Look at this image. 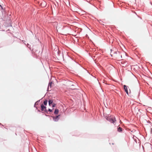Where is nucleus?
<instances>
[{"label":"nucleus","mask_w":152,"mask_h":152,"mask_svg":"<svg viewBox=\"0 0 152 152\" xmlns=\"http://www.w3.org/2000/svg\"><path fill=\"white\" fill-rule=\"evenodd\" d=\"M110 54L112 56H114L116 58H120V57L121 56L120 53L118 51L115 52L113 54V52L111 51Z\"/></svg>","instance_id":"nucleus-1"},{"label":"nucleus","mask_w":152,"mask_h":152,"mask_svg":"<svg viewBox=\"0 0 152 152\" xmlns=\"http://www.w3.org/2000/svg\"><path fill=\"white\" fill-rule=\"evenodd\" d=\"M41 110L44 112L46 111V107L43 104H41Z\"/></svg>","instance_id":"nucleus-2"},{"label":"nucleus","mask_w":152,"mask_h":152,"mask_svg":"<svg viewBox=\"0 0 152 152\" xmlns=\"http://www.w3.org/2000/svg\"><path fill=\"white\" fill-rule=\"evenodd\" d=\"M116 121L115 118V117H113L111 119V120L110 121L111 123H112L113 124L115 123Z\"/></svg>","instance_id":"nucleus-3"},{"label":"nucleus","mask_w":152,"mask_h":152,"mask_svg":"<svg viewBox=\"0 0 152 152\" xmlns=\"http://www.w3.org/2000/svg\"><path fill=\"white\" fill-rule=\"evenodd\" d=\"M60 115H58V116H56L55 117H53V120L55 121H58L59 119V116Z\"/></svg>","instance_id":"nucleus-4"},{"label":"nucleus","mask_w":152,"mask_h":152,"mask_svg":"<svg viewBox=\"0 0 152 152\" xmlns=\"http://www.w3.org/2000/svg\"><path fill=\"white\" fill-rule=\"evenodd\" d=\"M124 89L125 91H126V93L127 94H128V90H127V86H126V85H124Z\"/></svg>","instance_id":"nucleus-5"},{"label":"nucleus","mask_w":152,"mask_h":152,"mask_svg":"<svg viewBox=\"0 0 152 152\" xmlns=\"http://www.w3.org/2000/svg\"><path fill=\"white\" fill-rule=\"evenodd\" d=\"M53 101L52 100H49L48 101L49 104L50 106V104H52L53 103Z\"/></svg>","instance_id":"nucleus-6"},{"label":"nucleus","mask_w":152,"mask_h":152,"mask_svg":"<svg viewBox=\"0 0 152 152\" xmlns=\"http://www.w3.org/2000/svg\"><path fill=\"white\" fill-rule=\"evenodd\" d=\"M58 111H59L57 109H56L54 112V113L56 114H57L58 113Z\"/></svg>","instance_id":"nucleus-7"},{"label":"nucleus","mask_w":152,"mask_h":152,"mask_svg":"<svg viewBox=\"0 0 152 152\" xmlns=\"http://www.w3.org/2000/svg\"><path fill=\"white\" fill-rule=\"evenodd\" d=\"M52 83H53L52 82H50L48 84V87H50V88H51L52 86Z\"/></svg>","instance_id":"nucleus-8"},{"label":"nucleus","mask_w":152,"mask_h":152,"mask_svg":"<svg viewBox=\"0 0 152 152\" xmlns=\"http://www.w3.org/2000/svg\"><path fill=\"white\" fill-rule=\"evenodd\" d=\"M122 129L120 127H119L118 129V131L119 132H121L122 131Z\"/></svg>","instance_id":"nucleus-9"},{"label":"nucleus","mask_w":152,"mask_h":152,"mask_svg":"<svg viewBox=\"0 0 152 152\" xmlns=\"http://www.w3.org/2000/svg\"><path fill=\"white\" fill-rule=\"evenodd\" d=\"M48 101L47 100L45 101L44 102V104L45 105H46L47 104Z\"/></svg>","instance_id":"nucleus-10"},{"label":"nucleus","mask_w":152,"mask_h":152,"mask_svg":"<svg viewBox=\"0 0 152 152\" xmlns=\"http://www.w3.org/2000/svg\"><path fill=\"white\" fill-rule=\"evenodd\" d=\"M111 118H112L110 117H107L106 119L108 121H110L111 120Z\"/></svg>","instance_id":"nucleus-11"},{"label":"nucleus","mask_w":152,"mask_h":152,"mask_svg":"<svg viewBox=\"0 0 152 152\" xmlns=\"http://www.w3.org/2000/svg\"><path fill=\"white\" fill-rule=\"evenodd\" d=\"M55 105H56V104H54V103H53V105L52 106V107H54L55 106Z\"/></svg>","instance_id":"nucleus-12"},{"label":"nucleus","mask_w":152,"mask_h":152,"mask_svg":"<svg viewBox=\"0 0 152 152\" xmlns=\"http://www.w3.org/2000/svg\"><path fill=\"white\" fill-rule=\"evenodd\" d=\"M48 111L50 112H52V110L51 109H49L48 110Z\"/></svg>","instance_id":"nucleus-13"},{"label":"nucleus","mask_w":152,"mask_h":152,"mask_svg":"<svg viewBox=\"0 0 152 152\" xmlns=\"http://www.w3.org/2000/svg\"><path fill=\"white\" fill-rule=\"evenodd\" d=\"M151 134H152V129H151Z\"/></svg>","instance_id":"nucleus-14"},{"label":"nucleus","mask_w":152,"mask_h":152,"mask_svg":"<svg viewBox=\"0 0 152 152\" xmlns=\"http://www.w3.org/2000/svg\"><path fill=\"white\" fill-rule=\"evenodd\" d=\"M37 102H36L35 103V104H37Z\"/></svg>","instance_id":"nucleus-15"},{"label":"nucleus","mask_w":152,"mask_h":152,"mask_svg":"<svg viewBox=\"0 0 152 152\" xmlns=\"http://www.w3.org/2000/svg\"><path fill=\"white\" fill-rule=\"evenodd\" d=\"M112 144L113 145V144H114V143H112Z\"/></svg>","instance_id":"nucleus-16"}]
</instances>
